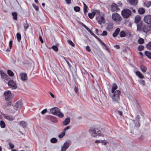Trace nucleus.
Instances as JSON below:
<instances>
[{
  "mask_svg": "<svg viewBox=\"0 0 151 151\" xmlns=\"http://www.w3.org/2000/svg\"><path fill=\"white\" fill-rule=\"evenodd\" d=\"M112 96L113 101L116 103H119V101L120 99V95L121 92L119 90H117L115 91L114 93Z\"/></svg>",
  "mask_w": 151,
  "mask_h": 151,
  "instance_id": "1",
  "label": "nucleus"
},
{
  "mask_svg": "<svg viewBox=\"0 0 151 151\" xmlns=\"http://www.w3.org/2000/svg\"><path fill=\"white\" fill-rule=\"evenodd\" d=\"M134 22L137 24L138 29H142L143 22L141 21V19L140 16H135Z\"/></svg>",
  "mask_w": 151,
  "mask_h": 151,
  "instance_id": "2",
  "label": "nucleus"
},
{
  "mask_svg": "<svg viewBox=\"0 0 151 151\" xmlns=\"http://www.w3.org/2000/svg\"><path fill=\"white\" fill-rule=\"evenodd\" d=\"M121 14L124 17L127 18L131 15V12L130 10L126 9L122 11Z\"/></svg>",
  "mask_w": 151,
  "mask_h": 151,
  "instance_id": "3",
  "label": "nucleus"
},
{
  "mask_svg": "<svg viewBox=\"0 0 151 151\" xmlns=\"http://www.w3.org/2000/svg\"><path fill=\"white\" fill-rule=\"evenodd\" d=\"M5 99L6 101H8L12 99L13 97L11 92L9 91H5L4 92Z\"/></svg>",
  "mask_w": 151,
  "mask_h": 151,
  "instance_id": "4",
  "label": "nucleus"
},
{
  "mask_svg": "<svg viewBox=\"0 0 151 151\" xmlns=\"http://www.w3.org/2000/svg\"><path fill=\"white\" fill-rule=\"evenodd\" d=\"M81 25L83 26V27H85V28L88 31L91 35L92 36H93L94 37H95L97 40H98V41L100 42L101 40L97 36H96L86 25L84 24L83 23H81Z\"/></svg>",
  "mask_w": 151,
  "mask_h": 151,
  "instance_id": "5",
  "label": "nucleus"
},
{
  "mask_svg": "<svg viewBox=\"0 0 151 151\" xmlns=\"http://www.w3.org/2000/svg\"><path fill=\"white\" fill-rule=\"evenodd\" d=\"M112 17L113 20L116 22H119L122 20V18L120 15L117 13L112 14Z\"/></svg>",
  "mask_w": 151,
  "mask_h": 151,
  "instance_id": "6",
  "label": "nucleus"
},
{
  "mask_svg": "<svg viewBox=\"0 0 151 151\" xmlns=\"http://www.w3.org/2000/svg\"><path fill=\"white\" fill-rule=\"evenodd\" d=\"M97 15L98 16H96V19L98 23L101 24L102 23H105L106 21L103 16L99 15V14Z\"/></svg>",
  "mask_w": 151,
  "mask_h": 151,
  "instance_id": "7",
  "label": "nucleus"
},
{
  "mask_svg": "<svg viewBox=\"0 0 151 151\" xmlns=\"http://www.w3.org/2000/svg\"><path fill=\"white\" fill-rule=\"evenodd\" d=\"M8 85L10 88L13 89H15L17 88L16 83L13 80H9Z\"/></svg>",
  "mask_w": 151,
  "mask_h": 151,
  "instance_id": "8",
  "label": "nucleus"
},
{
  "mask_svg": "<svg viewBox=\"0 0 151 151\" xmlns=\"http://www.w3.org/2000/svg\"><path fill=\"white\" fill-rule=\"evenodd\" d=\"M150 26V24L143 25V24L142 27L143 31L145 32H148L151 29Z\"/></svg>",
  "mask_w": 151,
  "mask_h": 151,
  "instance_id": "9",
  "label": "nucleus"
},
{
  "mask_svg": "<svg viewBox=\"0 0 151 151\" xmlns=\"http://www.w3.org/2000/svg\"><path fill=\"white\" fill-rule=\"evenodd\" d=\"M100 12L99 10H96L91 13H89L88 15L89 18L91 19H92L96 14L99 15L100 14Z\"/></svg>",
  "mask_w": 151,
  "mask_h": 151,
  "instance_id": "10",
  "label": "nucleus"
},
{
  "mask_svg": "<svg viewBox=\"0 0 151 151\" xmlns=\"http://www.w3.org/2000/svg\"><path fill=\"white\" fill-rule=\"evenodd\" d=\"M144 22L148 24H151V15L145 16L144 18Z\"/></svg>",
  "mask_w": 151,
  "mask_h": 151,
  "instance_id": "11",
  "label": "nucleus"
},
{
  "mask_svg": "<svg viewBox=\"0 0 151 151\" xmlns=\"http://www.w3.org/2000/svg\"><path fill=\"white\" fill-rule=\"evenodd\" d=\"M89 131L91 132V133L93 137H97V131H96V129L91 127L89 129Z\"/></svg>",
  "mask_w": 151,
  "mask_h": 151,
  "instance_id": "12",
  "label": "nucleus"
},
{
  "mask_svg": "<svg viewBox=\"0 0 151 151\" xmlns=\"http://www.w3.org/2000/svg\"><path fill=\"white\" fill-rule=\"evenodd\" d=\"M70 145V142L66 141L65 142L63 145L61 149V151H65L68 148Z\"/></svg>",
  "mask_w": 151,
  "mask_h": 151,
  "instance_id": "13",
  "label": "nucleus"
},
{
  "mask_svg": "<svg viewBox=\"0 0 151 151\" xmlns=\"http://www.w3.org/2000/svg\"><path fill=\"white\" fill-rule=\"evenodd\" d=\"M22 101H17L14 105L13 106L14 107V108L16 109H17L18 108H20L22 107Z\"/></svg>",
  "mask_w": 151,
  "mask_h": 151,
  "instance_id": "14",
  "label": "nucleus"
},
{
  "mask_svg": "<svg viewBox=\"0 0 151 151\" xmlns=\"http://www.w3.org/2000/svg\"><path fill=\"white\" fill-rule=\"evenodd\" d=\"M19 76L20 79L22 81H25L27 79V75L25 73H20Z\"/></svg>",
  "mask_w": 151,
  "mask_h": 151,
  "instance_id": "15",
  "label": "nucleus"
},
{
  "mask_svg": "<svg viewBox=\"0 0 151 151\" xmlns=\"http://www.w3.org/2000/svg\"><path fill=\"white\" fill-rule=\"evenodd\" d=\"M0 73L2 78L6 80H8L9 78L8 76L5 73L3 70H1L0 71Z\"/></svg>",
  "mask_w": 151,
  "mask_h": 151,
  "instance_id": "16",
  "label": "nucleus"
},
{
  "mask_svg": "<svg viewBox=\"0 0 151 151\" xmlns=\"http://www.w3.org/2000/svg\"><path fill=\"white\" fill-rule=\"evenodd\" d=\"M59 109L57 107H55L50 109V111L52 114L56 115Z\"/></svg>",
  "mask_w": 151,
  "mask_h": 151,
  "instance_id": "17",
  "label": "nucleus"
},
{
  "mask_svg": "<svg viewBox=\"0 0 151 151\" xmlns=\"http://www.w3.org/2000/svg\"><path fill=\"white\" fill-rule=\"evenodd\" d=\"M113 24L111 23H109L107 25L106 29L108 31H110L112 30L113 28Z\"/></svg>",
  "mask_w": 151,
  "mask_h": 151,
  "instance_id": "18",
  "label": "nucleus"
},
{
  "mask_svg": "<svg viewBox=\"0 0 151 151\" xmlns=\"http://www.w3.org/2000/svg\"><path fill=\"white\" fill-rule=\"evenodd\" d=\"M4 117L6 119L9 120V121H12L14 120V118L12 116L9 115H8L6 114H3Z\"/></svg>",
  "mask_w": 151,
  "mask_h": 151,
  "instance_id": "19",
  "label": "nucleus"
},
{
  "mask_svg": "<svg viewBox=\"0 0 151 151\" xmlns=\"http://www.w3.org/2000/svg\"><path fill=\"white\" fill-rule=\"evenodd\" d=\"M70 122V118L68 117L66 118L62 122L64 126L68 125Z\"/></svg>",
  "mask_w": 151,
  "mask_h": 151,
  "instance_id": "20",
  "label": "nucleus"
},
{
  "mask_svg": "<svg viewBox=\"0 0 151 151\" xmlns=\"http://www.w3.org/2000/svg\"><path fill=\"white\" fill-rule=\"evenodd\" d=\"M119 9L118 6L115 4H113L111 6V9L113 12Z\"/></svg>",
  "mask_w": 151,
  "mask_h": 151,
  "instance_id": "21",
  "label": "nucleus"
},
{
  "mask_svg": "<svg viewBox=\"0 0 151 151\" xmlns=\"http://www.w3.org/2000/svg\"><path fill=\"white\" fill-rule=\"evenodd\" d=\"M120 31V29L119 28H117L115 30L113 34V37H115L118 35Z\"/></svg>",
  "mask_w": 151,
  "mask_h": 151,
  "instance_id": "22",
  "label": "nucleus"
},
{
  "mask_svg": "<svg viewBox=\"0 0 151 151\" xmlns=\"http://www.w3.org/2000/svg\"><path fill=\"white\" fill-rule=\"evenodd\" d=\"M118 86L116 84L114 83L112 87L111 93H113L115 92V90L117 89Z\"/></svg>",
  "mask_w": 151,
  "mask_h": 151,
  "instance_id": "23",
  "label": "nucleus"
},
{
  "mask_svg": "<svg viewBox=\"0 0 151 151\" xmlns=\"http://www.w3.org/2000/svg\"><path fill=\"white\" fill-rule=\"evenodd\" d=\"M135 74L140 78L142 79L144 78L143 75L139 71H137Z\"/></svg>",
  "mask_w": 151,
  "mask_h": 151,
  "instance_id": "24",
  "label": "nucleus"
},
{
  "mask_svg": "<svg viewBox=\"0 0 151 151\" xmlns=\"http://www.w3.org/2000/svg\"><path fill=\"white\" fill-rule=\"evenodd\" d=\"M100 44L102 45L103 47V48L105 49L108 52H109V50L107 46L106 45L104 42L102 40L99 42Z\"/></svg>",
  "mask_w": 151,
  "mask_h": 151,
  "instance_id": "25",
  "label": "nucleus"
},
{
  "mask_svg": "<svg viewBox=\"0 0 151 151\" xmlns=\"http://www.w3.org/2000/svg\"><path fill=\"white\" fill-rule=\"evenodd\" d=\"M100 44L102 45L103 47V48L105 49L108 52H109V50L107 46L106 45L104 42L102 40L99 42Z\"/></svg>",
  "mask_w": 151,
  "mask_h": 151,
  "instance_id": "26",
  "label": "nucleus"
},
{
  "mask_svg": "<svg viewBox=\"0 0 151 151\" xmlns=\"http://www.w3.org/2000/svg\"><path fill=\"white\" fill-rule=\"evenodd\" d=\"M49 119L50 121L53 122L57 123L58 122V120L55 117L53 116H49Z\"/></svg>",
  "mask_w": 151,
  "mask_h": 151,
  "instance_id": "27",
  "label": "nucleus"
},
{
  "mask_svg": "<svg viewBox=\"0 0 151 151\" xmlns=\"http://www.w3.org/2000/svg\"><path fill=\"white\" fill-rule=\"evenodd\" d=\"M56 115L59 118H62L63 117V114L61 112L60 110L59 109Z\"/></svg>",
  "mask_w": 151,
  "mask_h": 151,
  "instance_id": "28",
  "label": "nucleus"
},
{
  "mask_svg": "<svg viewBox=\"0 0 151 151\" xmlns=\"http://www.w3.org/2000/svg\"><path fill=\"white\" fill-rule=\"evenodd\" d=\"M140 69L142 71L143 73L145 72L147 70L146 67L143 65H142L140 66Z\"/></svg>",
  "mask_w": 151,
  "mask_h": 151,
  "instance_id": "29",
  "label": "nucleus"
},
{
  "mask_svg": "<svg viewBox=\"0 0 151 151\" xmlns=\"http://www.w3.org/2000/svg\"><path fill=\"white\" fill-rule=\"evenodd\" d=\"M12 40H10L9 42V48H7L5 51L6 52H9L10 51V49L12 48Z\"/></svg>",
  "mask_w": 151,
  "mask_h": 151,
  "instance_id": "30",
  "label": "nucleus"
},
{
  "mask_svg": "<svg viewBox=\"0 0 151 151\" xmlns=\"http://www.w3.org/2000/svg\"><path fill=\"white\" fill-rule=\"evenodd\" d=\"M134 105L135 106L136 108L138 109H139L140 108V105L138 101L136 100H135L134 101Z\"/></svg>",
  "mask_w": 151,
  "mask_h": 151,
  "instance_id": "31",
  "label": "nucleus"
},
{
  "mask_svg": "<svg viewBox=\"0 0 151 151\" xmlns=\"http://www.w3.org/2000/svg\"><path fill=\"white\" fill-rule=\"evenodd\" d=\"M20 125L24 128H25L27 127V123L24 121H21L19 122Z\"/></svg>",
  "mask_w": 151,
  "mask_h": 151,
  "instance_id": "32",
  "label": "nucleus"
},
{
  "mask_svg": "<svg viewBox=\"0 0 151 151\" xmlns=\"http://www.w3.org/2000/svg\"><path fill=\"white\" fill-rule=\"evenodd\" d=\"M129 3L133 5H136L137 4V1L136 0H129Z\"/></svg>",
  "mask_w": 151,
  "mask_h": 151,
  "instance_id": "33",
  "label": "nucleus"
},
{
  "mask_svg": "<svg viewBox=\"0 0 151 151\" xmlns=\"http://www.w3.org/2000/svg\"><path fill=\"white\" fill-rule=\"evenodd\" d=\"M145 55L149 58L151 59V52L148 51H145L144 53Z\"/></svg>",
  "mask_w": 151,
  "mask_h": 151,
  "instance_id": "34",
  "label": "nucleus"
},
{
  "mask_svg": "<svg viewBox=\"0 0 151 151\" xmlns=\"http://www.w3.org/2000/svg\"><path fill=\"white\" fill-rule=\"evenodd\" d=\"M126 33L124 31H122L119 33L120 36L121 37H125L126 36Z\"/></svg>",
  "mask_w": 151,
  "mask_h": 151,
  "instance_id": "35",
  "label": "nucleus"
},
{
  "mask_svg": "<svg viewBox=\"0 0 151 151\" xmlns=\"http://www.w3.org/2000/svg\"><path fill=\"white\" fill-rule=\"evenodd\" d=\"M16 37L18 42H20L21 38L20 33H17L16 35Z\"/></svg>",
  "mask_w": 151,
  "mask_h": 151,
  "instance_id": "36",
  "label": "nucleus"
},
{
  "mask_svg": "<svg viewBox=\"0 0 151 151\" xmlns=\"http://www.w3.org/2000/svg\"><path fill=\"white\" fill-rule=\"evenodd\" d=\"M12 15L13 17V18L14 19L16 20L17 19V12H13L12 13Z\"/></svg>",
  "mask_w": 151,
  "mask_h": 151,
  "instance_id": "37",
  "label": "nucleus"
},
{
  "mask_svg": "<svg viewBox=\"0 0 151 151\" xmlns=\"http://www.w3.org/2000/svg\"><path fill=\"white\" fill-rule=\"evenodd\" d=\"M23 25L25 30L26 31L29 27V24L27 23V21L26 23H23Z\"/></svg>",
  "mask_w": 151,
  "mask_h": 151,
  "instance_id": "38",
  "label": "nucleus"
},
{
  "mask_svg": "<svg viewBox=\"0 0 151 151\" xmlns=\"http://www.w3.org/2000/svg\"><path fill=\"white\" fill-rule=\"evenodd\" d=\"M139 13L140 14H143L145 12V10L144 8H139L138 10Z\"/></svg>",
  "mask_w": 151,
  "mask_h": 151,
  "instance_id": "39",
  "label": "nucleus"
},
{
  "mask_svg": "<svg viewBox=\"0 0 151 151\" xmlns=\"http://www.w3.org/2000/svg\"><path fill=\"white\" fill-rule=\"evenodd\" d=\"M0 124L1 127L2 128H5L6 126V124L2 120L0 121Z\"/></svg>",
  "mask_w": 151,
  "mask_h": 151,
  "instance_id": "40",
  "label": "nucleus"
},
{
  "mask_svg": "<svg viewBox=\"0 0 151 151\" xmlns=\"http://www.w3.org/2000/svg\"><path fill=\"white\" fill-rule=\"evenodd\" d=\"M144 42V40L141 38H140L138 40L137 42L138 43L140 44H143Z\"/></svg>",
  "mask_w": 151,
  "mask_h": 151,
  "instance_id": "41",
  "label": "nucleus"
},
{
  "mask_svg": "<svg viewBox=\"0 0 151 151\" xmlns=\"http://www.w3.org/2000/svg\"><path fill=\"white\" fill-rule=\"evenodd\" d=\"M50 141L52 143H55L57 142L58 140L56 138L53 137L51 139Z\"/></svg>",
  "mask_w": 151,
  "mask_h": 151,
  "instance_id": "42",
  "label": "nucleus"
},
{
  "mask_svg": "<svg viewBox=\"0 0 151 151\" xmlns=\"http://www.w3.org/2000/svg\"><path fill=\"white\" fill-rule=\"evenodd\" d=\"M13 105V102L12 101H8L6 104V106H9Z\"/></svg>",
  "mask_w": 151,
  "mask_h": 151,
  "instance_id": "43",
  "label": "nucleus"
},
{
  "mask_svg": "<svg viewBox=\"0 0 151 151\" xmlns=\"http://www.w3.org/2000/svg\"><path fill=\"white\" fill-rule=\"evenodd\" d=\"M144 49V47L143 45H140L137 48V50L139 51L143 50Z\"/></svg>",
  "mask_w": 151,
  "mask_h": 151,
  "instance_id": "44",
  "label": "nucleus"
},
{
  "mask_svg": "<svg viewBox=\"0 0 151 151\" xmlns=\"http://www.w3.org/2000/svg\"><path fill=\"white\" fill-rule=\"evenodd\" d=\"M96 131H97V136L98 135V136H103V134H102L101 133V132L100 130H99L97 128V129H96Z\"/></svg>",
  "mask_w": 151,
  "mask_h": 151,
  "instance_id": "45",
  "label": "nucleus"
},
{
  "mask_svg": "<svg viewBox=\"0 0 151 151\" xmlns=\"http://www.w3.org/2000/svg\"><path fill=\"white\" fill-rule=\"evenodd\" d=\"M146 47L148 50H151V41L147 45Z\"/></svg>",
  "mask_w": 151,
  "mask_h": 151,
  "instance_id": "46",
  "label": "nucleus"
},
{
  "mask_svg": "<svg viewBox=\"0 0 151 151\" xmlns=\"http://www.w3.org/2000/svg\"><path fill=\"white\" fill-rule=\"evenodd\" d=\"M7 73L11 76H13L14 75L13 72L10 70H8L7 71Z\"/></svg>",
  "mask_w": 151,
  "mask_h": 151,
  "instance_id": "47",
  "label": "nucleus"
},
{
  "mask_svg": "<svg viewBox=\"0 0 151 151\" xmlns=\"http://www.w3.org/2000/svg\"><path fill=\"white\" fill-rule=\"evenodd\" d=\"M51 48L54 51L56 52H57L58 51V47L56 45L53 46Z\"/></svg>",
  "mask_w": 151,
  "mask_h": 151,
  "instance_id": "48",
  "label": "nucleus"
},
{
  "mask_svg": "<svg viewBox=\"0 0 151 151\" xmlns=\"http://www.w3.org/2000/svg\"><path fill=\"white\" fill-rule=\"evenodd\" d=\"M68 43L70 45H71L73 47H74L75 45L72 42V41L70 40H67Z\"/></svg>",
  "mask_w": 151,
  "mask_h": 151,
  "instance_id": "49",
  "label": "nucleus"
},
{
  "mask_svg": "<svg viewBox=\"0 0 151 151\" xmlns=\"http://www.w3.org/2000/svg\"><path fill=\"white\" fill-rule=\"evenodd\" d=\"M65 132H64L63 131L61 132V134L58 135V137L60 138H61L63 137L65 135Z\"/></svg>",
  "mask_w": 151,
  "mask_h": 151,
  "instance_id": "50",
  "label": "nucleus"
},
{
  "mask_svg": "<svg viewBox=\"0 0 151 151\" xmlns=\"http://www.w3.org/2000/svg\"><path fill=\"white\" fill-rule=\"evenodd\" d=\"M74 9L75 12H79L80 10V8L79 6H76L74 7Z\"/></svg>",
  "mask_w": 151,
  "mask_h": 151,
  "instance_id": "51",
  "label": "nucleus"
},
{
  "mask_svg": "<svg viewBox=\"0 0 151 151\" xmlns=\"http://www.w3.org/2000/svg\"><path fill=\"white\" fill-rule=\"evenodd\" d=\"M88 8V7L87 6H86L84 7L83 11L84 14H86L87 12L88 11L87 9Z\"/></svg>",
  "mask_w": 151,
  "mask_h": 151,
  "instance_id": "52",
  "label": "nucleus"
},
{
  "mask_svg": "<svg viewBox=\"0 0 151 151\" xmlns=\"http://www.w3.org/2000/svg\"><path fill=\"white\" fill-rule=\"evenodd\" d=\"M82 73L83 75H86L88 73V72L85 70H82Z\"/></svg>",
  "mask_w": 151,
  "mask_h": 151,
  "instance_id": "53",
  "label": "nucleus"
},
{
  "mask_svg": "<svg viewBox=\"0 0 151 151\" xmlns=\"http://www.w3.org/2000/svg\"><path fill=\"white\" fill-rule=\"evenodd\" d=\"M139 82L141 84H143V85H145V81L144 80H139Z\"/></svg>",
  "mask_w": 151,
  "mask_h": 151,
  "instance_id": "54",
  "label": "nucleus"
},
{
  "mask_svg": "<svg viewBox=\"0 0 151 151\" xmlns=\"http://www.w3.org/2000/svg\"><path fill=\"white\" fill-rule=\"evenodd\" d=\"M107 34V32L106 31H104L101 34V36H106Z\"/></svg>",
  "mask_w": 151,
  "mask_h": 151,
  "instance_id": "55",
  "label": "nucleus"
},
{
  "mask_svg": "<svg viewBox=\"0 0 151 151\" xmlns=\"http://www.w3.org/2000/svg\"><path fill=\"white\" fill-rule=\"evenodd\" d=\"M33 7L34 8L35 10L36 11H38L39 10V7L35 5V4H33Z\"/></svg>",
  "mask_w": 151,
  "mask_h": 151,
  "instance_id": "56",
  "label": "nucleus"
},
{
  "mask_svg": "<svg viewBox=\"0 0 151 151\" xmlns=\"http://www.w3.org/2000/svg\"><path fill=\"white\" fill-rule=\"evenodd\" d=\"M86 50L88 52L91 51V49L88 45L86 47Z\"/></svg>",
  "mask_w": 151,
  "mask_h": 151,
  "instance_id": "57",
  "label": "nucleus"
},
{
  "mask_svg": "<svg viewBox=\"0 0 151 151\" xmlns=\"http://www.w3.org/2000/svg\"><path fill=\"white\" fill-rule=\"evenodd\" d=\"M47 111V109H45L43 110L41 112V114H45Z\"/></svg>",
  "mask_w": 151,
  "mask_h": 151,
  "instance_id": "58",
  "label": "nucleus"
},
{
  "mask_svg": "<svg viewBox=\"0 0 151 151\" xmlns=\"http://www.w3.org/2000/svg\"><path fill=\"white\" fill-rule=\"evenodd\" d=\"M9 145L10 146V147L12 148H14V145L12 144L11 142H9Z\"/></svg>",
  "mask_w": 151,
  "mask_h": 151,
  "instance_id": "59",
  "label": "nucleus"
},
{
  "mask_svg": "<svg viewBox=\"0 0 151 151\" xmlns=\"http://www.w3.org/2000/svg\"><path fill=\"white\" fill-rule=\"evenodd\" d=\"M117 112L119 114V115L120 116H122L123 115V112L122 111L118 110L117 111Z\"/></svg>",
  "mask_w": 151,
  "mask_h": 151,
  "instance_id": "60",
  "label": "nucleus"
},
{
  "mask_svg": "<svg viewBox=\"0 0 151 151\" xmlns=\"http://www.w3.org/2000/svg\"><path fill=\"white\" fill-rule=\"evenodd\" d=\"M140 117L138 115H137L136 116V120H137V121L138 122H139V119H140Z\"/></svg>",
  "mask_w": 151,
  "mask_h": 151,
  "instance_id": "61",
  "label": "nucleus"
},
{
  "mask_svg": "<svg viewBox=\"0 0 151 151\" xmlns=\"http://www.w3.org/2000/svg\"><path fill=\"white\" fill-rule=\"evenodd\" d=\"M39 40L40 41L41 43H43L44 41L42 39V37L41 36H40L39 37Z\"/></svg>",
  "mask_w": 151,
  "mask_h": 151,
  "instance_id": "62",
  "label": "nucleus"
},
{
  "mask_svg": "<svg viewBox=\"0 0 151 151\" xmlns=\"http://www.w3.org/2000/svg\"><path fill=\"white\" fill-rule=\"evenodd\" d=\"M151 5V2L150 1H149L147 3L146 6L148 7H150V6Z\"/></svg>",
  "mask_w": 151,
  "mask_h": 151,
  "instance_id": "63",
  "label": "nucleus"
},
{
  "mask_svg": "<svg viewBox=\"0 0 151 151\" xmlns=\"http://www.w3.org/2000/svg\"><path fill=\"white\" fill-rule=\"evenodd\" d=\"M101 142L102 143V145H106L108 143L106 141H103L102 140L101 141Z\"/></svg>",
  "mask_w": 151,
  "mask_h": 151,
  "instance_id": "64",
  "label": "nucleus"
}]
</instances>
